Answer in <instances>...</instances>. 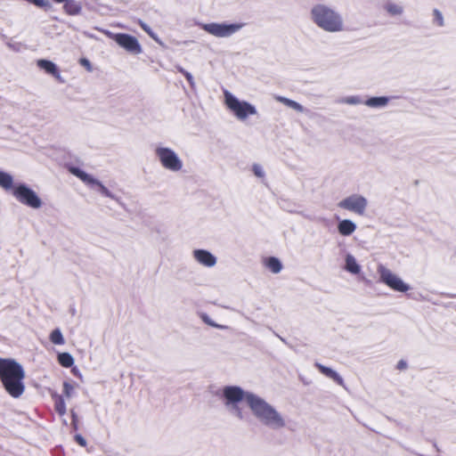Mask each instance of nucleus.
<instances>
[{"label": "nucleus", "instance_id": "nucleus-16", "mask_svg": "<svg viewBox=\"0 0 456 456\" xmlns=\"http://www.w3.org/2000/svg\"><path fill=\"white\" fill-rule=\"evenodd\" d=\"M389 101L390 99L387 96H375L364 101V105L372 109H381L385 108Z\"/></svg>", "mask_w": 456, "mask_h": 456}, {"label": "nucleus", "instance_id": "nucleus-17", "mask_svg": "<svg viewBox=\"0 0 456 456\" xmlns=\"http://www.w3.org/2000/svg\"><path fill=\"white\" fill-rule=\"evenodd\" d=\"M63 11L68 15H78L82 12V5L79 2L76 0H69L63 5Z\"/></svg>", "mask_w": 456, "mask_h": 456}, {"label": "nucleus", "instance_id": "nucleus-15", "mask_svg": "<svg viewBox=\"0 0 456 456\" xmlns=\"http://www.w3.org/2000/svg\"><path fill=\"white\" fill-rule=\"evenodd\" d=\"M37 65L41 69H44L47 74L52 75L57 79L61 78V73L54 62L48 60L40 59L37 61Z\"/></svg>", "mask_w": 456, "mask_h": 456}, {"label": "nucleus", "instance_id": "nucleus-11", "mask_svg": "<svg viewBox=\"0 0 456 456\" xmlns=\"http://www.w3.org/2000/svg\"><path fill=\"white\" fill-rule=\"evenodd\" d=\"M191 257L197 265L205 268H214L217 264V256L204 248H194L191 251Z\"/></svg>", "mask_w": 456, "mask_h": 456}, {"label": "nucleus", "instance_id": "nucleus-12", "mask_svg": "<svg viewBox=\"0 0 456 456\" xmlns=\"http://www.w3.org/2000/svg\"><path fill=\"white\" fill-rule=\"evenodd\" d=\"M261 263L263 267L273 274H278L283 270L281 260L276 256H265Z\"/></svg>", "mask_w": 456, "mask_h": 456}, {"label": "nucleus", "instance_id": "nucleus-35", "mask_svg": "<svg viewBox=\"0 0 456 456\" xmlns=\"http://www.w3.org/2000/svg\"><path fill=\"white\" fill-rule=\"evenodd\" d=\"M98 182H99V180L96 177H94L93 180H91V182L86 186H88L90 189L94 190V187L96 186Z\"/></svg>", "mask_w": 456, "mask_h": 456}, {"label": "nucleus", "instance_id": "nucleus-38", "mask_svg": "<svg viewBox=\"0 0 456 456\" xmlns=\"http://www.w3.org/2000/svg\"><path fill=\"white\" fill-rule=\"evenodd\" d=\"M77 439L78 443H79L82 446H85V445H86V441H85L83 438H81V437H77Z\"/></svg>", "mask_w": 456, "mask_h": 456}, {"label": "nucleus", "instance_id": "nucleus-28", "mask_svg": "<svg viewBox=\"0 0 456 456\" xmlns=\"http://www.w3.org/2000/svg\"><path fill=\"white\" fill-rule=\"evenodd\" d=\"M251 170L256 177L260 179H264L265 177V170L262 165L255 163L252 165Z\"/></svg>", "mask_w": 456, "mask_h": 456}, {"label": "nucleus", "instance_id": "nucleus-34", "mask_svg": "<svg viewBox=\"0 0 456 456\" xmlns=\"http://www.w3.org/2000/svg\"><path fill=\"white\" fill-rule=\"evenodd\" d=\"M80 64L82 66H84L88 71H91L92 70V65H91V62L89 61V60L86 59V58H82L80 59L79 61Z\"/></svg>", "mask_w": 456, "mask_h": 456}, {"label": "nucleus", "instance_id": "nucleus-2", "mask_svg": "<svg viewBox=\"0 0 456 456\" xmlns=\"http://www.w3.org/2000/svg\"><path fill=\"white\" fill-rule=\"evenodd\" d=\"M308 18L314 26L327 34H342L348 30L342 12L328 4H313L309 9Z\"/></svg>", "mask_w": 456, "mask_h": 456}, {"label": "nucleus", "instance_id": "nucleus-6", "mask_svg": "<svg viewBox=\"0 0 456 456\" xmlns=\"http://www.w3.org/2000/svg\"><path fill=\"white\" fill-rule=\"evenodd\" d=\"M154 154L163 169L171 173H180L183 170V160L175 149L159 143L156 145Z\"/></svg>", "mask_w": 456, "mask_h": 456}, {"label": "nucleus", "instance_id": "nucleus-27", "mask_svg": "<svg viewBox=\"0 0 456 456\" xmlns=\"http://www.w3.org/2000/svg\"><path fill=\"white\" fill-rule=\"evenodd\" d=\"M139 24L141 28L159 45H162V42L159 40V37L152 31V29L143 21L140 20Z\"/></svg>", "mask_w": 456, "mask_h": 456}, {"label": "nucleus", "instance_id": "nucleus-32", "mask_svg": "<svg viewBox=\"0 0 456 456\" xmlns=\"http://www.w3.org/2000/svg\"><path fill=\"white\" fill-rule=\"evenodd\" d=\"M202 319H203V321H204L207 324H208V325H210V326H212V327H215V328H217V329H224V326L220 325V324H217V323H215V322H212V321H211V319H210V318H208V316H204Z\"/></svg>", "mask_w": 456, "mask_h": 456}, {"label": "nucleus", "instance_id": "nucleus-29", "mask_svg": "<svg viewBox=\"0 0 456 456\" xmlns=\"http://www.w3.org/2000/svg\"><path fill=\"white\" fill-rule=\"evenodd\" d=\"M433 23L437 27L444 26V20L443 13L439 10L433 11Z\"/></svg>", "mask_w": 456, "mask_h": 456}, {"label": "nucleus", "instance_id": "nucleus-26", "mask_svg": "<svg viewBox=\"0 0 456 456\" xmlns=\"http://www.w3.org/2000/svg\"><path fill=\"white\" fill-rule=\"evenodd\" d=\"M50 340L54 345H63L65 343L61 331L58 329L53 330L50 334Z\"/></svg>", "mask_w": 456, "mask_h": 456}, {"label": "nucleus", "instance_id": "nucleus-8", "mask_svg": "<svg viewBox=\"0 0 456 456\" xmlns=\"http://www.w3.org/2000/svg\"><path fill=\"white\" fill-rule=\"evenodd\" d=\"M203 29L208 35L217 38L231 37L243 28L241 23L232 22H208L200 24Z\"/></svg>", "mask_w": 456, "mask_h": 456}, {"label": "nucleus", "instance_id": "nucleus-33", "mask_svg": "<svg viewBox=\"0 0 456 456\" xmlns=\"http://www.w3.org/2000/svg\"><path fill=\"white\" fill-rule=\"evenodd\" d=\"M29 3L34 4L35 5L38 7H45L48 5L47 0H27Z\"/></svg>", "mask_w": 456, "mask_h": 456}, {"label": "nucleus", "instance_id": "nucleus-19", "mask_svg": "<svg viewBox=\"0 0 456 456\" xmlns=\"http://www.w3.org/2000/svg\"><path fill=\"white\" fill-rule=\"evenodd\" d=\"M316 367L320 370V371L324 374L325 376H327L328 378L333 379L334 381H336L338 384L341 385L343 383V379L341 378V376L336 372L334 370L330 369V368H328V367H325L322 364H316Z\"/></svg>", "mask_w": 456, "mask_h": 456}, {"label": "nucleus", "instance_id": "nucleus-30", "mask_svg": "<svg viewBox=\"0 0 456 456\" xmlns=\"http://www.w3.org/2000/svg\"><path fill=\"white\" fill-rule=\"evenodd\" d=\"M75 389H76V385L69 383V382L63 383V393L67 398H70L71 396L74 395Z\"/></svg>", "mask_w": 456, "mask_h": 456}, {"label": "nucleus", "instance_id": "nucleus-20", "mask_svg": "<svg viewBox=\"0 0 456 456\" xmlns=\"http://www.w3.org/2000/svg\"><path fill=\"white\" fill-rule=\"evenodd\" d=\"M70 173L77 177L80 181H82L86 185H87L91 180L94 178V176L85 170L78 167H71L69 169Z\"/></svg>", "mask_w": 456, "mask_h": 456}, {"label": "nucleus", "instance_id": "nucleus-37", "mask_svg": "<svg viewBox=\"0 0 456 456\" xmlns=\"http://www.w3.org/2000/svg\"><path fill=\"white\" fill-rule=\"evenodd\" d=\"M184 76H185V77H186L187 81H188L190 84H192V83H193V77H192V75H191V73H189V72H185V73H184Z\"/></svg>", "mask_w": 456, "mask_h": 456}, {"label": "nucleus", "instance_id": "nucleus-3", "mask_svg": "<svg viewBox=\"0 0 456 456\" xmlns=\"http://www.w3.org/2000/svg\"><path fill=\"white\" fill-rule=\"evenodd\" d=\"M0 187L28 208L37 210L44 206V200L37 191L25 183L15 182L12 175L3 170H0Z\"/></svg>", "mask_w": 456, "mask_h": 456}, {"label": "nucleus", "instance_id": "nucleus-18", "mask_svg": "<svg viewBox=\"0 0 456 456\" xmlns=\"http://www.w3.org/2000/svg\"><path fill=\"white\" fill-rule=\"evenodd\" d=\"M384 10L387 14L390 16H400L403 13V5L395 3V2H387L384 5Z\"/></svg>", "mask_w": 456, "mask_h": 456}, {"label": "nucleus", "instance_id": "nucleus-31", "mask_svg": "<svg viewBox=\"0 0 456 456\" xmlns=\"http://www.w3.org/2000/svg\"><path fill=\"white\" fill-rule=\"evenodd\" d=\"M56 411L60 413V415H64L66 413V404L63 399L59 398L56 403Z\"/></svg>", "mask_w": 456, "mask_h": 456}, {"label": "nucleus", "instance_id": "nucleus-25", "mask_svg": "<svg viewBox=\"0 0 456 456\" xmlns=\"http://www.w3.org/2000/svg\"><path fill=\"white\" fill-rule=\"evenodd\" d=\"M340 102H341V103H344L346 105H351V106L364 104V101H362L361 99V97L357 96V95L346 96V97L342 98Z\"/></svg>", "mask_w": 456, "mask_h": 456}, {"label": "nucleus", "instance_id": "nucleus-22", "mask_svg": "<svg viewBox=\"0 0 456 456\" xmlns=\"http://www.w3.org/2000/svg\"><path fill=\"white\" fill-rule=\"evenodd\" d=\"M276 100L297 112H304V110H305L304 107L300 103H298L293 100H290V99H288V98L282 97V96L276 97Z\"/></svg>", "mask_w": 456, "mask_h": 456}, {"label": "nucleus", "instance_id": "nucleus-14", "mask_svg": "<svg viewBox=\"0 0 456 456\" xmlns=\"http://www.w3.org/2000/svg\"><path fill=\"white\" fill-rule=\"evenodd\" d=\"M337 229L341 236H350L356 231L357 225L350 219H342L338 223Z\"/></svg>", "mask_w": 456, "mask_h": 456}, {"label": "nucleus", "instance_id": "nucleus-10", "mask_svg": "<svg viewBox=\"0 0 456 456\" xmlns=\"http://www.w3.org/2000/svg\"><path fill=\"white\" fill-rule=\"evenodd\" d=\"M102 32L115 41L120 48L124 49L128 53L139 55L142 53V46L135 37L126 33H113L104 29H102Z\"/></svg>", "mask_w": 456, "mask_h": 456}, {"label": "nucleus", "instance_id": "nucleus-24", "mask_svg": "<svg viewBox=\"0 0 456 456\" xmlns=\"http://www.w3.org/2000/svg\"><path fill=\"white\" fill-rule=\"evenodd\" d=\"M94 191L104 197L115 199L114 194L101 181L94 187Z\"/></svg>", "mask_w": 456, "mask_h": 456}, {"label": "nucleus", "instance_id": "nucleus-4", "mask_svg": "<svg viewBox=\"0 0 456 456\" xmlns=\"http://www.w3.org/2000/svg\"><path fill=\"white\" fill-rule=\"evenodd\" d=\"M25 370L22 365L12 358L0 357V381L12 398H20L24 391Z\"/></svg>", "mask_w": 456, "mask_h": 456}, {"label": "nucleus", "instance_id": "nucleus-36", "mask_svg": "<svg viewBox=\"0 0 456 456\" xmlns=\"http://www.w3.org/2000/svg\"><path fill=\"white\" fill-rule=\"evenodd\" d=\"M98 182H99V180L96 177H94L93 180H91V182L86 186H88L90 189L94 190V187L96 186Z\"/></svg>", "mask_w": 456, "mask_h": 456}, {"label": "nucleus", "instance_id": "nucleus-5", "mask_svg": "<svg viewBox=\"0 0 456 456\" xmlns=\"http://www.w3.org/2000/svg\"><path fill=\"white\" fill-rule=\"evenodd\" d=\"M223 105L232 118L242 124L258 118L260 116L259 109L255 103L229 90L223 91Z\"/></svg>", "mask_w": 456, "mask_h": 456}, {"label": "nucleus", "instance_id": "nucleus-13", "mask_svg": "<svg viewBox=\"0 0 456 456\" xmlns=\"http://www.w3.org/2000/svg\"><path fill=\"white\" fill-rule=\"evenodd\" d=\"M344 269L353 275H359L362 273L361 265L358 263L356 257L350 253L345 255Z\"/></svg>", "mask_w": 456, "mask_h": 456}, {"label": "nucleus", "instance_id": "nucleus-1", "mask_svg": "<svg viewBox=\"0 0 456 456\" xmlns=\"http://www.w3.org/2000/svg\"><path fill=\"white\" fill-rule=\"evenodd\" d=\"M220 398L229 413L238 419H248V412L243 408V403H246L252 416L264 426L274 430H281L287 427L285 417L273 404L260 395L244 390L240 386L223 387Z\"/></svg>", "mask_w": 456, "mask_h": 456}, {"label": "nucleus", "instance_id": "nucleus-21", "mask_svg": "<svg viewBox=\"0 0 456 456\" xmlns=\"http://www.w3.org/2000/svg\"><path fill=\"white\" fill-rule=\"evenodd\" d=\"M70 173L77 177L80 181H82L86 185H87L91 180L94 178V176L85 170L78 167H71L69 169Z\"/></svg>", "mask_w": 456, "mask_h": 456}, {"label": "nucleus", "instance_id": "nucleus-9", "mask_svg": "<svg viewBox=\"0 0 456 456\" xmlns=\"http://www.w3.org/2000/svg\"><path fill=\"white\" fill-rule=\"evenodd\" d=\"M338 207L355 216H363L369 208V200L361 193H352L343 198Z\"/></svg>", "mask_w": 456, "mask_h": 456}, {"label": "nucleus", "instance_id": "nucleus-7", "mask_svg": "<svg viewBox=\"0 0 456 456\" xmlns=\"http://www.w3.org/2000/svg\"><path fill=\"white\" fill-rule=\"evenodd\" d=\"M379 279L381 283L395 292L406 294L412 289L411 285L400 274L383 265L377 267Z\"/></svg>", "mask_w": 456, "mask_h": 456}, {"label": "nucleus", "instance_id": "nucleus-23", "mask_svg": "<svg viewBox=\"0 0 456 456\" xmlns=\"http://www.w3.org/2000/svg\"><path fill=\"white\" fill-rule=\"evenodd\" d=\"M57 358L62 367L69 368L74 364V358L69 353H60Z\"/></svg>", "mask_w": 456, "mask_h": 456}]
</instances>
